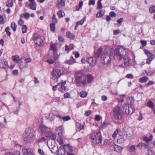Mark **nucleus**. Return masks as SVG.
Wrapping results in <instances>:
<instances>
[{"label": "nucleus", "mask_w": 155, "mask_h": 155, "mask_svg": "<svg viewBox=\"0 0 155 155\" xmlns=\"http://www.w3.org/2000/svg\"><path fill=\"white\" fill-rule=\"evenodd\" d=\"M126 49L123 47L119 46L114 51V59H117L121 60L123 59L124 62V64L126 66L128 65L130 59L127 57V53L125 52Z\"/></svg>", "instance_id": "obj_1"}, {"label": "nucleus", "mask_w": 155, "mask_h": 155, "mask_svg": "<svg viewBox=\"0 0 155 155\" xmlns=\"http://www.w3.org/2000/svg\"><path fill=\"white\" fill-rule=\"evenodd\" d=\"M35 132L31 128L26 129L23 134L24 141L27 142H30L33 141L35 137Z\"/></svg>", "instance_id": "obj_2"}, {"label": "nucleus", "mask_w": 155, "mask_h": 155, "mask_svg": "<svg viewBox=\"0 0 155 155\" xmlns=\"http://www.w3.org/2000/svg\"><path fill=\"white\" fill-rule=\"evenodd\" d=\"M76 75L75 80L78 84H80L83 85L86 84V76L83 73L79 71L77 73Z\"/></svg>", "instance_id": "obj_3"}, {"label": "nucleus", "mask_w": 155, "mask_h": 155, "mask_svg": "<svg viewBox=\"0 0 155 155\" xmlns=\"http://www.w3.org/2000/svg\"><path fill=\"white\" fill-rule=\"evenodd\" d=\"M92 142L95 144H99L101 142L102 137L100 132L94 133V134L91 136Z\"/></svg>", "instance_id": "obj_4"}, {"label": "nucleus", "mask_w": 155, "mask_h": 155, "mask_svg": "<svg viewBox=\"0 0 155 155\" xmlns=\"http://www.w3.org/2000/svg\"><path fill=\"white\" fill-rule=\"evenodd\" d=\"M113 114L115 119L120 120L121 119L122 115L119 106H117L113 109Z\"/></svg>", "instance_id": "obj_5"}, {"label": "nucleus", "mask_w": 155, "mask_h": 155, "mask_svg": "<svg viewBox=\"0 0 155 155\" xmlns=\"http://www.w3.org/2000/svg\"><path fill=\"white\" fill-rule=\"evenodd\" d=\"M123 112L126 114H131L134 111V108L132 105H130V107L129 104H125L123 105Z\"/></svg>", "instance_id": "obj_6"}, {"label": "nucleus", "mask_w": 155, "mask_h": 155, "mask_svg": "<svg viewBox=\"0 0 155 155\" xmlns=\"http://www.w3.org/2000/svg\"><path fill=\"white\" fill-rule=\"evenodd\" d=\"M63 73V71L59 69H53L52 74V78L54 80L57 81L58 78L60 77Z\"/></svg>", "instance_id": "obj_7"}, {"label": "nucleus", "mask_w": 155, "mask_h": 155, "mask_svg": "<svg viewBox=\"0 0 155 155\" xmlns=\"http://www.w3.org/2000/svg\"><path fill=\"white\" fill-rule=\"evenodd\" d=\"M143 51L148 57L147 59L146 63L148 64H150V61L154 58L155 56L147 50L145 49L143 50Z\"/></svg>", "instance_id": "obj_8"}, {"label": "nucleus", "mask_w": 155, "mask_h": 155, "mask_svg": "<svg viewBox=\"0 0 155 155\" xmlns=\"http://www.w3.org/2000/svg\"><path fill=\"white\" fill-rule=\"evenodd\" d=\"M67 155H74V154L72 153L73 151V147L69 144H65L63 145Z\"/></svg>", "instance_id": "obj_9"}, {"label": "nucleus", "mask_w": 155, "mask_h": 155, "mask_svg": "<svg viewBox=\"0 0 155 155\" xmlns=\"http://www.w3.org/2000/svg\"><path fill=\"white\" fill-rule=\"evenodd\" d=\"M34 42L37 45L41 46L43 44V40L38 35H36L34 38Z\"/></svg>", "instance_id": "obj_10"}, {"label": "nucleus", "mask_w": 155, "mask_h": 155, "mask_svg": "<svg viewBox=\"0 0 155 155\" xmlns=\"http://www.w3.org/2000/svg\"><path fill=\"white\" fill-rule=\"evenodd\" d=\"M0 67L5 70L8 68V62L5 59L0 58Z\"/></svg>", "instance_id": "obj_11"}, {"label": "nucleus", "mask_w": 155, "mask_h": 155, "mask_svg": "<svg viewBox=\"0 0 155 155\" xmlns=\"http://www.w3.org/2000/svg\"><path fill=\"white\" fill-rule=\"evenodd\" d=\"M101 59L103 60L102 62L108 65L110 63L111 58L109 55H102Z\"/></svg>", "instance_id": "obj_12"}, {"label": "nucleus", "mask_w": 155, "mask_h": 155, "mask_svg": "<svg viewBox=\"0 0 155 155\" xmlns=\"http://www.w3.org/2000/svg\"><path fill=\"white\" fill-rule=\"evenodd\" d=\"M46 137L49 139H51L54 140L56 138V135L50 131H47L45 134Z\"/></svg>", "instance_id": "obj_13"}, {"label": "nucleus", "mask_w": 155, "mask_h": 155, "mask_svg": "<svg viewBox=\"0 0 155 155\" xmlns=\"http://www.w3.org/2000/svg\"><path fill=\"white\" fill-rule=\"evenodd\" d=\"M48 127L43 124H41L39 126L38 130L41 134L45 133L47 130Z\"/></svg>", "instance_id": "obj_14"}, {"label": "nucleus", "mask_w": 155, "mask_h": 155, "mask_svg": "<svg viewBox=\"0 0 155 155\" xmlns=\"http://www.w3.org/2000/svg\"><path fill=\"white\" fill-rule=\"evenodd\" d=\"M23 155H33L31 149L30 148L23 149Z\"/></svg>", "instance_id": "obj_15"}, {"label": "nucleus", "mask_w": 155, "mask_h": 155, "mask_svg": "<svg viewBox=\"0 0 155 155\" xmlns=\"http://www.w3.org/2000/svg\"><path fill=\"white\" fill-rule=\"evenodd\" d=\"M52 153H56L57 154L58 150V148L57 146L55 145L51 146L48 145Z\"/></svg>", "instance_id": "obj_16"}, {"label": "nucleus", "mask_w": 155, "mask_h": 155, "mask_svg": "<svg viewBox=\"0 0 155 155\" xmlns=\"http://www.w3.org/2000/svg\"><path fill=\"white\" fill-rule=\"evenodd\" d=\"M58 149V150L56 155H64L66 152L63 146H61Z\"/></svg>", "instance_id": "obj_17"}, {"label": "nucleus", "mask_w": 155, "mask_h": 155, "mask_svg": "<svg viewBox=\"0 0 155 155\" xmlns=\"http://www.w3.org/2000/svg\"><path fill=\"white\" fill-rule=\"evenodd\" d=\"M96 61V59L95 57H90L87 60V61L92 66L95 64Z\"/></svg>", "instance_id": "obj_18"}, {"label": "nucleus", "mask_w": 155, "mask_h": 155, "mask_svg": "<svg viewBox=\"0 0 155 155\" xmlns=\"http://www.w3.org/2000/svg\"><path fill=\"white\" fill-rule=\"evenodd\" d=\"M56 116L59 118L60 120H61V119H62L64 121L69 120L71 119V118L68 115L65 117H62L60 115H56Z\"/></svg>", "instance_id": "obj_19"}, {"label": "nucleus", "mask_w": 155, "mask_h": 155, "mask_svg": "<svg viewBox=\"0 0 155 155\" xmlns=\"http://www.w3.org/2000/svg\"><path fill=\"white\" fill-rule=\"evenodd\" d=\"M86 78L87 79L88 83H91L93 81L94 78L93 75L91 74H88L86 75Z\"/></svg>", "instance_id": "obj_20"}, {"label": "nucleus", "mask_w": 155, "mask_h": 155, "mask_svg": "<svg viewBox=\"0 0 155 155\" xmlns=\"http://www.w3.org/2000/svg\"><path fill=\"white\" fill-rule=\"evenodd\" d=\"M66 63L69 64H72L76 62L72 56H71L69 60H66Z\"/></svg>", "instance_id": "obj_21"}, {"label": "nucleus", "mask_w": 155, "mask_h": 155, "mask_svg": "<svg viewBox=\"0 0 155 155\" xmlns=\"http://www.w3.org/2000/svg\"><path fill=\"white\" fill-rule=\"evenodd\" d=\"M61 86L58 88V91L62 93H64L66 91V87L63 85V83L60 84Z\"/></svg>", "instance_id": "obj_22"}, {"label": "nucleus", "mask_w": 155, "mask_h": 155, "mask_svg": "<svg viewBox=\"0 0 155 155\" xmlns=\"http://www.w3.org/2000/svg\"><path fill=\"white\" fill-rule=\"evenodd\" d=\"M57 132L58 133V134L59 135H61L64 132V128L62 126L59 127L57 129Z\"/></svg>", "instance_id": "obj_23"}, {"label": "nucleus", "mask_w": 155, "mask_h": 155, "mask_svg": "<svg viewBox=\"0 0 155 155\" xmlns=\"http://www.w3.org/2000/svg\"><path fill=\"white\" fill-rule=\"evenodd\" d=\"M127 150L130 152H134L135 150V146L134 145H132L127 148Z\"/></svg>", "instance_id": "obj_24"}, {"label": "nucleus", "mask_w": 155, "mask_h": 155, "mask_svg": "<svg viewBox=\"0 0 155 155\" xmlns=\"http://www.w3.org/2000/svg\"><path fill=\"white\" fill-rule=\"evenodd\" d=\"M67 37L70 39H74L75 38V36L70 31H68L66 33Z\"/></svg>", "instance_id": "obj_25"}, {"label": "nucleus", "mask_w": 155, "mask_h": 155, "mask_svg": "<svg viewBox=\"0 0 155 155\" xmlns=\"http://www.w3.org/2000/svg\"><path fill=\"white\" fill-rule=\"evenodd\" d=\"M74 45L73 44H70L69 47L68 45H66L65 46V51H68L69 50V51L74 49Z\"/></svg>", "instance_id": "obj_26"}, {"label": "nucleus", "mask_w": 155, "mask_h": 155, "mask_svg": "<svg viewBox=\"0 0 155 155\" xmlns=\"http://www.w3.org/2000/svg\"><path fill=\"white\" fill-rule=\"evenodd\" d=\"M102 51V48H99L97 52L95 53L94 54L95 57L96 58H98L101 54Z\"/></svg>", "instance_id": "obj_27"}, {"label": "nucleus", "mask_w": 155, "mask_h": 155, "mask_svg": "<svg viewBox=\"0 0 155 155\" xmlns=\"http://www.w3.org/2000/svg\"><path fill=\"white\" fill-rule=\"evenodd\" d=\"M148 78L147 77L144 76L140 78L139 79V81L140 83H145L148 81Z\"/></svg>", "instance_id": "obj_28"}, {"label": "nucleus", "mask_w": 155, "mask_h": 155, "mask_svg": "<svg viewBox=\"0 0 155 155\" xmlns=\"http://www.w3.org/2000/svg\"><path fill=\"white\" fill-rule=\"evenodd\" d=\"M30 8L33 10L36 9V3L35 2H31L29 4Z\"/></svg>", "instance_id": "obj_29"}, {"label": "nucleus", "mask_w": 155, "mask_h": 155, "mask_svg": "<svg viewBox=\"0 0 155 155\" xmlns=\"http://www.w3.org/2000/svg\"><path fill=\"white\" fill-rule=\"evenodd\" d=\"M104 13V11L103 10H101L100 11L98 12L96 15V16L97 18H100L102 17Z\"/></svg>", "instance_id": "obj_30"}, {"label": "nucleus", "mask_w": 155, "mask_h": 155, "mask_svg": "<svg viewBox=\"0 0 155 155\" xmlns=\"http://www.w3.org/2000/svg\"><path fill=\"white\" fill-rule=\"evenodd\" d=\"M13 5V0H8L6 3V6L8 7H12Z\"/></svg>", "instance_id": "obj_31"}, {"label": "nucleus", "mask_w": 155, "mask_h": 155, "mask_svg": "<svg viewBox=\"0 0 155 155\" xmlns=\"http://www.w3.org/2000/svg\"><path fill=\"white\" fill-rule=\"evenodd\" d=\"M12 59L15 63H18L19 61V57L17 55L13 56Z\"/></svg>", "instance_id": "obj_32"}, {"label": "nucleus", "mask_w": 155, "mask_h": 155, "mask_svg": "<svg viewBox=\"0 0 155 155\" xmlns=\"http://www.w3.org/2000/svg\"><path fill=\"white\" fill-rule=\"evenodd\" d=\"M153 137L152 135H151L149 137L144 136L143 137V139L146 142H149L152 139Z\"/></svg>", "instance_id": "obj_33"}, {"label": "nucleus", "mask_w": 155, "mask_h": 155, "mask_svg": "<svg viewBox=\"0 0 155 155\" xmlns=\"http://www.w3.org/2000/svg\"><path fill=\"white\" fill-rule=\"evenodd\" d=\"M147 106L150 108L152 109V110L154 108V105L153 103L151 101H149L147 103Z\"/></svg>", "instance_id": "obj_34"}, {"label": "nucleus", "mask_w": 155, "mask_h": 155, "mask_svg": "<svg viewBox=\"0 0 155 155\" xmlns=\"http://www.w3.org/2000/svg\"><path fill=\"white\" fill-rule=\"evenodd\" d=\"M11 27L14 31L15 32L16 31L17 26L14 22L11 23Z\"/></svg>", "instance_id": "obj_35"}, {"label": "nucleus", "mask_w": 155, "mask_h": 155, "mask_svg": "<svg viewBox=\"0 0 155 155\" xmlns=\"http://www.w3.org/2000/svg\"><path fill=\"white\" fill-rule=\"evenodd\" d=\"M87 93L85 91H82L80 92L79 95L82 97H86Z\"/></svg>", "instance_id": "obj_36"}, {"label": "nucleus", "mask_w": 155, "mask_h": 155, "mask_svg": "<svg viewBox=\"0 0 155 155\" xmlns=\"http://www.w3.org/2000/svg\"><path fill=\"white\" fill-rule=\"evenodd\" d=\"M147 145L143 143H139L137 145V147L139 149H141L142 147H146Z\"/></svg>", "instance_id": "obj_37"}, {"label": "nucleus", "mask_w": 155, "mask_h": 155, "mask_svg": "<svg viewBox=\"0 0 155 155\" xmlns=\"http://www.w3.org/2000/svg\"><path fill=\"white\" fill-rule=\"evenodd\" d=\"M65 0H57L58 5H60L61 6H64L65 5Z\"/></svg>", "instance_id": "obj_38"}, {"label": "nucleus", "mask_w": 155, "mask_h": 155, "mask_svg": "<svg viewBox=\"0 0 155 155\" xmlns=\"http://www.w3.org/2000/svg\"><path fill=\"white\" fill-rule=\"evenodd\" d=\"M50 27L51 31L53 32H54L55 31V24L52 23L50 24Z\"/></svg>", "instance_id": "obj_39"}, {"label": "nucleus", "mask_w": 155, "mask_h": 155, "mask_svg": "<svg viewBox=\"0 0 155 155\" xmlns=\"http://www.w3.org/2000/svg\"><path fill=\"white\" fill-rule=\"evenodd\" d=\"M46 140V138L45 137H43L39 138L37 140V143H42L45 141Z\"/></svg>", "instance_id": "obj_40"}, {"label": "nucleus", "mask_w": 155, "mask_h": 155, "mask_svg": "<svg viewBox=\"0 0 155 155\" xmlns=\"http://www.w3.org/2000/svg\"><path fill=\"white\" fill-rule=\"evenodd\" d=\"M55 61L53 58V57L52 56L50 58L48 59L47 60V61L50 64H53Z\"/></svg>", "instance_id": "obj_41"}, {"label": "nucleus", "mask_w": 155, "mask_h": 155, "mask_svg": "<svg viewBox=\"0 0 155 155\" xmlns=\"http://www.w3.org/2000/svg\"><path fill=\"white\" fill-rule=\"evenodd\" d=\"M55 116H56V115H54L52 113H50L48 119H49L50 121H52L54 120Z\"/></svg>", "instance_id": "obj_42"}, {"label": "nucleus", "mask_w": 155, "mask_h": 155, "mask_svg": "<svg viewBox=\"0 0 155 155\" xmlns=\"http://www.w3.org/2000/svg\"><path fill=\"white\" fill-rule=\"evenodd\" d=\"M149 12L152 13L155 12V6L154 5H152L149 8Z\"/></svg>", "instance_id": "obj_43"}, {"label": "nucleus", "mask_w": 155, "mask_h": 155, "mask_svg": "<svg viewBox=\"0 0 155 155\" xmlns=\"http://www.w3.org/2000/svg\"><path fill=\"white\" fill-rule=\"evenodd\" d=\"M52 21L53 23L55 24L57 22V20L56 18V16L55 14H54L52 17Z\"/></svg>", "instance_id": "obj_44"}, {"label": "nucleus", "mask_w": 155, "mask_h": 155, "mask_svg": "<svg viewBox=\"0 0 155 155\" xmlns=\"http://www.w3.org/2000/svg\"><path fill=\"white\" fill-rule=\"evenodd\" d=\"M146 155H155L154 151L151 150L149 149Z\"/></svg>", "instance_id": "obj_45"}, {"label": "nucleus", "mask_w": 155, "mask_h": 155, "mask_svg": "<svg viewBox=\"0 0 155 155\" xmlns=\"http://www.w3.org/2000/svg\"><path fill=\"white\" fill-rule=\"evenodd\" d=\"M102 7V4L100 0H98L97 2V8L98 9H100Z\"/></svg>", "instance_id": "obj_46"}, {"label": "nucleus", "mask_w": 155, "mask_h": 155, "mask_svg": "<svg viewBox=\"0 0 155 155\" xmlns=\"http://www.w3.org/2000/svg\"><path fill=\"white\" fill-rule=\"evenodd\" d=\"M9 26H8L5 28V31L6 32L7 35L8 36H10L11 35V33L9 31Z\"/></svg>", "instance_id": "obj_47"}, {"label": "nucleus", "mask_w": 155, "mask_h": 155, "mask_svg": "<svg viewBox=\"0 0 155 155\" xmlns=\"http://www.w3.org/2000/svg\"><path fill=\"white\" fill-rule=\"evenodd\" d=\"M50 50H53L54 51V52H55V51H56V47L55 45L54 44H52L50 46Z\"/></svg>", "instance_id": "obj_48"}, {"label": "nucleus", "mask_w": 155, "mask_h": 155, "mask_svg": "<svg viewBox=\"0 0 155 155\" xmlns=\"http://www.w3.org/2000/svg\"><path fill=\"white\" fill-rule=\"evenodd\" d=\"M27 27L26 25H23L22 27V31L23 33H25L26 32Z\"/></svg>", "instance_id": "obj_49"}, {"label": "nucleus", "mask_w": 155, "mask_h": 155, "mask_svg": "<svg viewBox=\"0 0 155 155\" xmlns=\"http://www.w3.org/2000/svg\"><path fill=\"white\" fill-rule=\"evenodd\" d=\"M102 119V117L98 115H96L95 116V120L97 121H99Z\"/></svg>", "instance_id": "obj_50"}, {"label": "nucleus", "mask_w": 155, "mask_h": 155, "mask_svg": "<svg viewBox=\"0 0 155 155\" xmlns=\"http://www.w3.org/2000/svg\"><path fill=\"white\" fill-rule=\"evenodd\" d=\"M57 14L59 18H61L63 16V15L62 14V12L61 10L59 11L57 13Z\"/></svg>", "instance_id": "obj_51"}, {"label": "nucleus", "mask_w": 155, "mask_h": 155, "mask_svg": "<svg viewBox=\"0 0 155 155\" xmlns=\"http://www.w3.org/2000/svg\"><path fill=\"white\" fill-rule=\"evenodd\" d=\"M118 130L117 129L114 132V133L112 134V137L114 138H115L116 137V135L118 133Z\"/></svg>", "instance_id": "obj_52"}, {"label": "nucleus", "mask_w": 155, "mask_h": 155, "mask_svg": "<svg viewBox=\"0 0 155 155\" xmlns=\"http://www.w3.org/2000/svg\"><path fill=\"white\" fill-rule=\"evenodd\" d=\"M53 58L54 60L56 61L58 58V56L57 55V54L55 52H54L53 54Z\"/></svg>", "instance_id": "obj_53"}, {"label": "nucleus", "mask_w": 155, "mask_h": 155, "mask_svg": "<svg viewBox=\"0 0 155 155\" xmlns=\"http://www.w3.org/2000/svg\"><path fill=\"white\" fill-rule=\"evenodd\" d=\"M38 153L41 155H44L45 154V153L43 150L41 149H38Z\"/></svg>", "instance_id": "obj_54"}, {"label": "nucleus", "mask_w": 155, "mask_h": 155, "mask_svg": "<svg viewBox=\"0 0 155 155\" xmlns=\"http://www.w3.org/2000/svg\"><path fill=\"white\" fill-rule=\"evenodd\" d=\"M154 82L152 81H149L146 84V86L148 87L150 86L153 84H154Z\"/></svg>", "instance_id": "obj_55"}, {"label": "nucleus", "mask_w": 155, "mask_h": 155, "mask_svg": "<svg viewBox=\"0 0 155 155\" xmlns=\"http://www.w3.org/2000/svg\"><path fill=\"white\" fill-rule=\"evenodd\" d=\"M4 23L3 17L2 15H0V24L3 25Z\"/></svg>", "instance_id": "obj_56"}, {"label": "nucleus", "mask_w": 155, "mask_h": 155, "mask_svg": "<svg viewBox=\"0 0 155 155\" xmlns=\"http://www.w3.org/2000/svg\"><path fill=\"white\" fill-rule=\"evenodd\" d=\"M24 15L25 18L27 19H28L30 16L29 14L27 12L25 13Z\"/></svg>", "instance_id": "obj_57"}, {"label": "nucleus", "mask_w": 155, "mask_h": 155, "mask_svg": "<svg viewBox=\"0 0 155 155\" xmlns=\"http://www.w3.org/2000/svg\"><path fill=\"white\" fill-rule=\"evenodd\" d=\"M86 20V17L85 16L80 21H78L80 25H82L83 24L85 20Z\"/></svg>", "instance_id": "obj_58"}, {"label": "nucleus", "mask_w": 155, "mask_h": 155, "mask_svg": "<svg viewBox=\"0 0 155 155\" xmlns=\"http://www.w3.org/2000/svg\"><path fill=\"white\" fill-rule=\"evenodd\" d=\"M109 15L111 17H115L116 16V14L114 12L112 11L109 13Z\"/></svg>", "instance_id": "obj_59"}, {"label": "nucleus", "mask_w": 155, "mask_h": 155, "mask_svg": "<svg viewBox=\"0 0 155 155\" xmlns=\"http://www.w3.org/2000/svg\"><path fill=\"white\" fill-rule=\"evenodd\" d=\"M95 2L94 0H89V1L88 3L89 5H94L95 4Z\"/></svg>", "instance_id": "obj_60"}, {"label": "nucleus", "mask_w": 155, "mask_h": 155, "mask_svg": "<svg viewBox=\"0 0 155 155\" xmlns=\"http://www.w3.org/2000/svg\"><path fill=\"white\" fill-rule=\"evenodd\" d=\"M119 147L120 148H121L120 147H118V146L115 145V147H114L115 150L117 151V152H119L120 151V149L119 148Z\"/></svg>", "instance_id": "obj_61"}, {"label": "nucleus", "mask_w": 155, "mask_h": 155, "mask_svg": "<svg viewBox=\"0 0 155 155\" xmlns=\"http://www.w3.org/2000/svg\"><path fill=\"white\" fill-rule=\"evenodd\" d=\"M126 77L127 78L132 79L133 78V76L132 74H127Z\"/></svg>", "instance_id": "obj_62"}, {"label": "nucleus", "mask_w": 155, "mask_h": 155, "mask_svg": "<svg viewBox=\"0 0 155 155\" xmlns=\"http://www.w3.org/2000/svg\"><path fill=\"white\" fill-rule=\"evenodd\" d=\"M148 72H149V75L150 76L152 75L153 74L155 73V69L153 71H151L150 70L148 71Z\"/></svg>", "instance_id": "obj_63"}, {"label": "nucleus", "mask_w": 155, "mask_h": 155, "mask_svg": "<svg viewBox=\"0 0 155 155\" xmlns=\"http://www.w3.org/2000/svg\"><path fill=\"white\" fill-rule=\"evenodd\" d=\"M24 23V21L21 19H20L18 21V25L21 26Z\"/></svg>", "instance_id": "obj_64"}]
</instances>
